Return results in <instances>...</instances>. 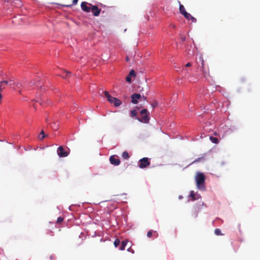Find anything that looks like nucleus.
Wrapping results in <instances>:
<instances>
[{
  "label": "nucleus",
  "mask_w": 260,
  "mask_h": 260,
  "mask_svg": "<svg viewBox=\"0 0 260 260\" xmlns=\"http://www.w3.org/2000/svg\"><path fill=\"white\" fill-rule=\"evenodd\" d=\"M46 136H46L44 134V131L42 130L39 136V138L40 139V140H42Z\"/></svg>",
  "instance_id": "nucleus-16"
},
{
  "label": "nucleus",
  "mask_w": 260,
  "mask_h": 260,
  "mask_svg": "<svg viewBox=\"0 0 260 260\" xmlns=\"http://www.w3.org/2000/svg\"><path fill=\"white\" fill-rule=\"evenodd\" d=\"M205 176L202 173H197L196 176V181L197 186L200 190H204Z\"/></svg>",
  "instance_id": "nucleus-1"
},
{
  "label": "nucleus",
  "mask_w": 260,
  "mask_h": 260,
  "mask_svg": "<svg viewBox=\"0 0 260 260\" xmlns=\"http://www.w3.org/2000/svg\"><path fill=\"white\" fill-rule=\"evenodd\" d=\"M214 233L216 235H222V234H221V231L220 229H216L215 230H214Z\"/></svg>",
  "instance_id": "nucleus-19"
},
{
  "label": "nucleus",
  "mask_w": 260,
  "mask_h": 260,
  "mask_svg": "<svg viewBox=\"0 0 260 260\" xmlns=\"http://www.w3.org/2000/svg\"><path fill=\"white\" fill-rule=\"evenodd\" d=\"M185 66L186 67H189L191 66V63L190 62H188L186 64Z\"/></svg>",
  "instance_id": "nucleus-33"
},
{
  "label": "nucleus",
  "mask_w": 260,
  "mask_h": 260,
  "mask_svg": "<svg viewBox=\"0 0 260 260\" xmlns=\"http://www.w3.org/2000/svg\"><path fill=\"white\" fill-rule=\"evenodd\" d=\"M126 81L127 82H129V83H131V81H132V79H131V76H129V75H128V76H127L126 77Z\"/></svg>",
  "instance_id": "nucleus-26"
},
{
  "label": "nucleus",
  "mask_w": 260,
  "mask_h": 260,
  "mask_svg": "<svg viewBox=\"0 0 260 260\" xmlns=\"http://www.w3.org/2000/svg\"><path fill=\"white\" fill-rule=\"evenodd\" d=\"M157 105H158V103H157V101H154V102L151 104V106H152L153 108L156 107Z\"/></svg>",
  "instance_id": "nucleus-27"
},
{
  "label": "nucleus",
  "mask_w": 260,
  "mask_h": 260,
  "mask_svg": "<svg viewBox=\"0 0 260 260\" xmlns=\"http://www.w3.org/2000/svg\"><path fill=\"white\" fill-rule=\"evenodd\" d=\"M9 82H10V83H9L10 86H12L15 84V82L13 80H10Z\"/></svg>",
  "instance_id": "nucleus-29"
},
{
  "label": "nucleus",
  "mask_w": 260,
  "mask_h": 260,
  "mask_svg": "<svg viewBox=\"0 0 260 260\" xmlns=\"http://www.w3.org/2000/svg\"><path fill=\"white\" fill-rule=\"evenodd\" d=\"M201 205H202V206H204V202H202Z\"/></svg>",
  "instance_id": "nucleus-40"
},
{
  "label": "nucleus",
  "mask_w": 260,
  "mask_h": 260,
  "mask_svg": "<svg viewBox=\"0 0 260 260\" xmlns=\"http://www.w3.org/2000/svg\"><path fill=\"white\" fill-rule=\"evenodd\" d=\"M179 3V12L180 13L184 16L185 15H187V12L185 11V8L183 5L181 4L180 2H178Z\"/></svg>",
  "instance_id": "nucleus-11"
},
{
  "label": "nucleus",
  "mask_w": 260,
  "mask_h": 260,
  "mask_svg": "<svg viewBox=\"0 0 260 260\" xmlns=\"http://www.w3.org/2000/svg\"><path fill=\"white\" fill-rule=\"evenodd\" d=\"M127 251L130 252H132V253H134V250L132 249L131 248H129L127 249Z\"/></svg>",
  "instance_id": "nucleus-30"
},
{
  "label": "nucleus",
  "mask_w": 260,
  "mask_h": 260,
  "mask_svg": "<svg viewBox=\"0 0 260 260\" xmlns=\"http://www.w3.org/2000/svg\"><path fill=\"white\" fill-rule=\"evenodd\" d=\"M142 98H143L144 101H147V97L146 96H143Z\"/></svg>",
  "instance_id": "nucleus-35"
},
{
  "label": "nucleus",
  "mask_w": 260,
  "mask_h": 260,
  "mask_svg": "<svg viewBox=\"0 0 260 260\" xmlns=\"http://www.w3.org/2000/svg\"><path fill=\"white\" fill-rule=\"evenodd\" d=\"M181 39L182 41H184L185 40V37H181Z\"/></svg>",
  "instance_id": "nucleus-34"
},
{
  "label": "nucleus",
  "mask_w": 260,
  "mask_h": 260,
  "mask_svg": "<svg viewBox=\"0 0 260 260\" xmlns=\"http://www.w3.org/2000/svg\"><path fill=\"white\" fill-rule=\"evenodd\" d=\"M203 159H204V157H199V158L196 159L191 164H193V163H195V162H199L201 160H203Z\"/></svg>",
  "instance_id": "nucleus-24"
},
{
  "label": "nucleus",
  "mask_w": 260,
  "mask_h": 260,
  "mask_svg": "<svg viewBox=\"0 0 260 260\" xmlns=\"http://www.w3.org/2000/svg\"><path fill=\"white\" fill-rule=\"evenodd\" d=\"M122 156L125 159H127L129 157V154L127 151H124L122 154Z\"/></svg>",
  "instance_id": "nucleus-15"
},
{
  "label": "nucleus",
  "mask_w": 260,
  "mask_h": 260,
  "mask_svg": "<svg viewBox=\"0 0 260 260\" xmlns=\"http://www.w3.org/2000/svg\"><path fill=\"white\" fill-rule=\"evenodd\" d=\"M127 243V240H126L122 241L120 247L119 248L120 250H124Z\"/></svg>",
  "instance_id": "nucleus-13"
},
{
  "label": "nucleus",
  "mask_w": 260,
  "mask_h": 260,
  "mask_svg": "<svg viewBox=\"0 0 260 260\" xmlns=\"http://www.w3.org/2000/svg\"><path fill=\"white\" fill-rule=\"evenodd\" d=\"M78 0H73V4L72 5H75L77 4Z\"/></svg>",
  "instance_id": "nucleus-31"
},
{
  "label": "nucleus",
  "mask_w": 260,
  "mask_h": 260,
  "mask_svg": "<svg viewBox=\"0 0 260 260\" xmlns=\"http://www.w3.org/2000/svg\"><path fill=\"white\" fill-rule=\"evenodd\" d=\"M89 4L85 2H82L81 4V9L85 12H90L92 7L89 6Z\"/></svg>",
  "instance_id": "nucleus-6"
},
{
  "label": "nucleus",
  "mask_w": 260,
  "mask_h": 260,
  "mask_svg": "<svg viewBox=\"0 0 260 260\" xmlns=\"http://www.w3.org/2000/svg\"><path fill=\"white\" fill-rule=\"evenodd\" d=\"M63 220V218L61 217H59L56 221L57 223H60Z\"/></svg>",
  "instance_id": "nucleus-25"
},
{
  "label": "nucleus",
  "mask_w": 260,
  "mask_h": 260,
  "mask_svg": "<svg viewBox=\"0 0 260 260\" xmlns=\"http://www.w3.org/2000/svg\"><path fill=\"white\" fill-rule=\"evenodd\" d=\"M109 160L111 164L115 165V166H118L120 163V160L118 158V157L117 156H115V155L111 156L110 157Z\"/></svg>",
  "instance_id": "nucleus-8"
},
{
  "label": "nucleus",
  "mask_w": 260,
  "mask_h": 260,
  "mask_svg": "<svg viewBox=\"0 0 260 260\" xmlns=\"http://www.w3.org/2000/svg\"><path fill=\"white\" fill-rule=\"evenodd\" d=\"M137 112L136 110H132L131 112V116L132 117H135L137 115Z\"/></svg>",
  "instance_id": "nucleus-20"
},
{
  "label": "nucleus",
  "mask_w": 260,
  "mask_h": 260,
  "mask_svg": "<svg viewBox=\"0 0 260 260\" xmlns=\"http://www.w3.org/2000/svg\"><path fill=\"white\" fill-rule=\"evenodd\" d=\"M16 86L18 88H19L20 86H21V84L20 83H17Z\"/></svg>",
  "instance_id": "nucleus-37"
},
{
  "label": "nucleus",
  "mask_w": 260,
  "mask_h": 260,
  "mask_svg": "<svg viewBox=\"0 0 260 260\" xmlns=\"http://www.w3.org/2000/svg\"><path fill=\"white\" fill-rule=\"evenodd\" d=\"M89 6L92 7L90 11L92 12L93 15L94 16H98L101 13V10L99 9L98 6H93L91 4H89Z\"/></svg>",
  "instance_id": "nucleus-7"
},
{
  "label": "nucleus",
  "mask_w": 260,
  "mask_h": 260,
  "mask_svg": "<svg viewBox=\"0 0 260 260\" xmlns=\"http://www.w3.org/2000/svg\"><path fill=\"white\" fill-rule=\"evenodd\" d=\"M195 212H196V213H195V216H194V217H196L197 216V214H198V211H197V210L196 209V210H195Z\"/></svg>",
  "instance_id": "nucleus-36"
},
{
  "label": "nucleus",
  "mask_w": 260,
  "mask_h": 260,
  "mask_svg": "<svg viewBox=\"0 0 260 260\" xmlns=\"http://www.w3.org/2000/svg\"><path fill=\"white\" fill-rule=\"evenodd\" d=\"M50 259H53V258H54L53 255H50Z\"/></svg>",
  "instance_id": "nucleus-38"
},
{
  "label": "nucleus",
  "mask_w": 260,
  "mask_h": 260,
  "mask_svg": "<svg viewBox=\"0 0 260 260\" xmlns=\"http://www.w3.org/2000/svg\"><path fill=\"white\" fill-rule=\"evenodd\" d=\"M38 102L40 104V105H43L44 104V100H41L40 101H38Z\"/></svg>",
  "instance_id": "nucleus-32"
},
{
  "label": "nucleus",
  "mask_w": 260,
  "mask_h": 260,
  "mask_svg": "<svg viewBox=\"0 0 260 260\" xmlns=\"http://www.w3.org/2000/svg\"><path fill=\"white\" fill-rule=\"evenodd\" d=\"M141 114L142 116V118H138V120L141 122L144 123H148L149 121V113L148 112L147 110L146 109H144L141 110Z\"/></svg>",
  "instance_id": "nucleus-3"
},
{
  "label": "nucleus",
  "mask_w": 260,
  "mask_h": 260,
  "mask_svg": "<svg viewBox=\"0 0 260 260\" xmlns=\"http://www.w3.org/2000/svg\"><path fill=\"white\" fill-rule=\"evenodd\" d=\"M184 17L188 20H191L192 22L195 23L197 22L196 18L192 16L189 13H187V15H185Z\"/></svg>",
  "instance_id": "nucleus-12"
},
{
  "label": "nucleus",
  "mask_w": 260,
  "mask_h": 260,
  "mask_svg": "<svg viewBox=\"0 0 260 260\" xmlns=\"http://www.w3.org/2000/svg\"><path fill=\"white\" fill-rule=\"evenodd\" d=\"M72 5H66V6L67 7H71Z\"/></svg>",
  "instance_id": "nucleus-39"
},
{
  "label": "nucleus",
  "mask_w": 260,
  "mask_h": 260,
  "mask_svg": "<svg viewBox=\"0 0 260 260\" xmlns=\"http://www.w3.org/2000/svg\"><path fill=\"white\" fill-rule=\"evenodd\" d=\"M152 232H153L152 230H150L149 232H148V233L147 234V236L149 238L151 237L152 235Z\"/></svg>",
  "instance_id": "nucleus-28"
},
{
  "label": "nucleus",
  "mask_w": 260,
  "mask_h": 260,
  "mask_svg": "<svg viewBox=\"0 0 260 260\" xmlns=\"http://www.w3.org/2000/svg\"><path fill=\"white\" fill-rule=\"evenodd\" d=\"M64 73H66V75H62V76L63 78L69 76L71 74V73L69 71L68 72V71H64Z\"/></svg>",
  "instance_id": "nucleus-23"
},
{
  "label": "nucleus",
  "mask_w": 260,
  "mask_h": 260,
  "mask_svg": "<svg viewBox=\"0 0 260 260\" xmlns=\"http://www.w3.org/2000/svg\"><path fill=\"white\" fill-rule=\"evenodd\" d=\"M103 92L104 93L105 96L107 99V101L109 102V101H111L113 97L109 94V93L106 91H104Z\"/></svg>",
  "instance_id": "nucleus-14"
},
{
  "label": "nucleus",
  "mask_w": 260,
  "mask_h": 260,
  "mask_svg": "<svg viewBox=\"0 0 260 260\" xmlns=\"http://www.w3.org/2000/svg\"><path fill=\"white\" fill-rule=\"evenodd\" d=\"M150 162L147 157H144L141 159L139 162V167L141 168H144L149 166Z\"/></svg>",
  "instance_id": "nucleus-5"
},
{
  "label": "nucleus",
  "mask_w": 260,
  "mask_h": 260,
  "mask_svg": "<svg viewBox=\"0 0 260 260\" xmlns=\"http://www.w3.org/2000/svg\"><path fill=\"white\" fill-rule=\"evenodd\" d=\"M141 98V95L139 93H134L131 95L132 101L131 102L134 104H137L138 103V100Z\"/></svg>",
  "instance_id": "nucleus-9"
},
{
  "label": "nucleus",
  "mask_w": 260,
  "mask_h": 260,
  "mask_svg": "<svg viewBox=\"0 0 260 260\" xmlns=\"http://www.w3.org/2000/svg\"><path fill=\"white\" fill-rule=\"evenodd\" d=\"M190 196L192 198V200L193 201H194L196 200V198L195 197V194L194 193V191L193 190L190 191Z\"/></svg>",
  "instance_id": "nucleus-21"
},
{
  "label": "nucleus",
  "mask_w": 260,
  "mask_h": 260,
  "mask_svg": "<svg viewBox=\"0 0 260 260\" xmlns=\"http://www.w3.org/2000/svg\"><path fill=\"white\" fill-rule=\"evenodd\" d=\"M120 241L119 239H116L114 242V245L115 247H118L119 245Z\"/></svg>",
  "instance_id": "nucleus-17"
},
{
  "label": "nucleus",
  "mask_w": 260,
  "mask_h": 260,
  "mask_svg": "<svg viewBox=\"0 0 260 260\" xmlns=\"http://www.w3.org/2000/svg\"><path fill=\"white\" fill-rule=\"evenodd\" d=\"M129 76L131 77H135L136 76V72L134 70H132L129 73Z\"/></svg>",
  "instance_id": "nucleus-22"
},
{
  "label": "nucleus",
  "mask_w": 260,
  "mask_h": 260,
  "mask_svg": "<svg viewBox=\"0 0 260 260\" xmlns=\"http://www.w3.org/2000/svg\"><path fill=\"white\" fill-rule=\"evenodd\" d=\"M197 63L199 67H202V71L205 75L209 74V69L208 68L206 69V64L204 62L203 58L201 55L199 56L197 60Z\"/></svg>",
  "instance_id": "nucleus-2"
},
{
  "label": "nucleus",
  "mask_w": 260,
  "mask_h": 260,
  "mask_svg": "<svg viewBox=\"0 0 260 260\" xmlns=\"http://www.w3.org/2000/svg\"><path fill=\"white\" fill-rule=\"evenodd\" d=\"M210 140L214 143L217 144V143H218V139L217 138H214V137H210Z\"/></svg>",
  "instance_id": "nucleus-18"
},
{
  "label": "nucleus",
  "mask_w": 260,
  "mask_h": 260,
  "mask_svg": "<svg viewBox=\"0 0 260 260\" xmlns=\"http://www.w3.org/2000/svg\"><path fill=\"white\" fill-rule=\"evenodd\" d=\"M57 153L60 157H66L69 154V151L66 150L62 146H60L58 147Z\"/></svg>",
  "instance_id": "nucleus-4"
},
{
  "label": "nucleus",
  "mask_w": 260,
  "mask_h": 260,
  "mask_svg": "<svg viewBox=\"0 0 260 260\" xmlns=\"http://www.w3.org/2000/svg\"><path fill=\"white\" fill-rule=\"evenodd\" d=\"M19 93H20V94H21V90H19Z\"/></svg>",
  "instance_id": "nucleus-41"
},
{
  "label": "nucleus",
  "mask_w": 260,
  "mask_h": 260,
  "mask_svg": "<svg viewBox=\"0 0 260 260\" xmlns=\"http://www.w3.org/2000/svg\"><path fill=\"white\" fill-rule=\"evenodd\" d=\"M109 103H112L115 107H118L122 104L121 102L116 98L113 97L111 101Z\"/></svg>",
  "instance_id": "nucleus-10"
}]
</instances>
